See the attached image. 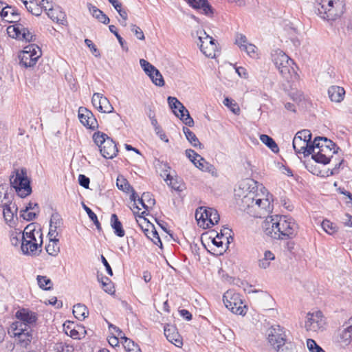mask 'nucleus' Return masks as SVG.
Returning <instances> with one entry per match:
<instances>
[{
	"label": "nucleus",
	"mask_w": 352,
	"mask_h": 352,
	"mask_svg": "<svg viewBox=\"0 0 352 352\" xmlns=\"http://www.w3.org/2000/svg\"><path fill=\"white\" fill-rule=\"evenodd\" d=\"M102 113H109L113 111V107L107 99V98L103 96L100 102V105L98 109Z\"/></svg>",
	"instance_id": "46"
},
{
	"label": "nucleus",
	"mask_w": 352,
	"mask_h": 352,
	"mask_svg": "<svg viewBox=\"0 0 352 352\" xmlns=\"http://www.w3.org/2000/svg\"><path fill=\"white\" fill-rule=\"evenodd\" d=\"M292 144L296 153H302L305 157L312 154L314 151V142L311 144H309L298 138H294Z\"/></svg>",
	"instance_id": "22"
},
{
	"label": "nucleus",
	"mask_w": 352,
	"mask_h": 352,
	"mask_svg": "<svg viewBox=\"0 0 352 352\" xmlns=\"http://www.w3.org/2000/svg\"><path fill=\"white\" fill-rule=\"evenodd\" d=\"M100 152L104 158L113 159L117 155L118 149L115 142L109 138L101 146Z\"/></svg>",
	"instance_id": "23"
},
{
	"label": "nucleus",
	"mask_w": 352,
	"mask_h": 352,
	"mask_svg": "<svg viewBox=\"0 0 352 352\" xmlns=\"http://www.w3.org/2000/svg\"><path fill=\"white\" fill-rule=\"evenodd\" d=\"M102 98H103V96L99 93H95L92 96L91 102L94 107H96L97 109H98L100 105Z\"/></svg>",
	"instance_id": "64"
},
{
	"label": "nucleus",
	"mask_w": 352,
	"mask_h": 352,
	"mask_svg": "<svg viewBox=\"0 0 352 352\" xmlns=\"http://www.w3.org/2000/svg\"><path fill=\"white\" fill-rule=\"evenodd\" d=\"M352 340V327H349L340 332L336 338V342L341 347H346Z\"/></svg>",
	"instance_id": "28"
},
{
	"label": "nucleus",
	"mask_w": 352,
	"mask_h": 352,
	"mask_svg": "<svg viewBox=\"0 0 352 352\" xmlns=\"http://www.w3.org/2000/svg\"><path fill=\"white\" fill-rule=\"evenodd\" d=\"M41 56V50L37 45H29L19 54V64L25 68L32 67L36 64Z\"/></svg>",
	"instance_id": "11"
},
{
	"label": "nucleus",
	"mask_w": 352,
	"mask_h": 352,
	"mask_svg": "<svg viewBox=\"0 0 352 352\" xmlns=\"http://www.w3.org/2000/svg\"><path fill=\"white\" fill-rule=\"evenodd\" d=\"M87 8L93 17L99 22L104 24H108L110 21L109 18L102 10L90 3H87Z\"/></svg>",
	"instance_id": "30"
},
{
	"label": "nucleus",
	"mask_w": 352,
	"mask_h": 352,
	"mask_svg": "<svg viewBox=\"0 0 352 352\" xmlns=\"http://www.w3.org/2000/svg\"><path fill=\"white\" fill-rule=\"evenodd\" d=\"M2 208L5 220L7 222L12 221L14 217L16 215L18 210V208L15 203L12 202L11 204H8L6 206L2 207Z\"/></svg>",
	"instance_id": "32"
},
{
	"label": "nucleus",
	"mask_w": 352,
	"mask_h": 352,
	"mask_svg": "<svg viewBox=\"0 0 352 352\" xmlns=\"http://www.w3.org/2000/svg\"><path fill=\"white\" fill-rule=\"evenodd\" d=\"M117 186L119 189L126 192H129L130 190H133V187L129 184L125 179H117Z\"/></svg>",
	"instance_id": "53"
},
{
	"label": "nucleus",
	"mask_w": 352,
	"mask_h": 352,
	"mask_svg": "<svg viewBox=\"0 0 352 352\" xmlns=\"http://www.w3.org/2000/svg\"><path fill=\"white\" fill-rule=\"evenodd\" d=\"M223 104L228 107L230 110L236 115H239L240 113V108L238 104L232 99L226 98L223 102Z\"/></svg>",
	"instance_id": "47"
},
{
	"label": "nucleus",
	"mask_w": 352,
	"mask_h": 352,
	"mask_svg": "<svg viewBox=\"0 0 352 352\" xmlns=\"http://www.w3.org/2000/svg\"><path fill=\"white\" fill-rule=\"evenodd\" d=\"M324 324L322 311H316L307 314L305 328L307 331H317L323 327Z\"/></svg>",
	"instance_id": "18"
},
{
	"label": "nucleus",
	"mask_w": 352,
	"mask_h": 352,
	"mask_svg": "<svg viewBox=\"0 0 352 352\" xmlns=\"http://www.w3.org/2000/svg\"><path fill=\"white\" fill-rule=\"evenodd\" d=\"M266 235L274 239L287 240L296 236L298 226L291 217L285 215L271 216L263 223Z\"/></svg>",
	"instance_id": "1"
},
{
	"label": "nucleus",
	"mask_w": 352,
	"mask_h": 352,
	"mask_svg": "<svg viewBox=\"0 0 352 352\" xmlns=\"http://www.w3.org/2000/svg\"><path fill=\"white\" fill-rule=\"evenodd\" d=\"M186 157L194 164V162H197V160H199V157L201 155H199V154H197L196 152H195V151L192 150V149H187L186 150Z\"/></svg>",
	"instance_id": "63"
},
{
	"label": "nucleus",
	"mask_w": 352,
	"mask_h": 352,
	"mask_svg": "<svg viewBox=\"0 0 352 352\" xmlns=\"http://www.w3.org/2000/svg\"><path fill=\"white\" fill-rule=\"evenodd\" d=\"M54 350L56 352H73L74 348L72 344L61 342L56 344Z\"/></svg>",
	"instance_id": "51"
},
{
	"label": "nucleus",
	"mask_w": 352,
	"mask_h": 352,
	"mask_svg": "<svg viewBox=\"0 0 352 352\" xmlns=\"http://www.w3.org/2000/svg\"><path fill=\"white\" fill-rule=\"evenodd\" d=\"M316 8L322 19L335 21L345 12L346 3L345 0H318Z\"/></svg>",
	"instance_id": "3"
},
{
	"label": "nucleus",
	"mask_w": 352,
	"mask_h": 352,
	"mask_svg": "<svg viewBox=\"0 0 352 352\" xmlns=\"http://www.w3.org/2000/svg\"><path fill=\"white\" fill-rule=\"evenodd\" d=\"M47 252L52 256H56L60 251L58 239L50 238L49 243L46 245Z\"/></svg>",
	"instance_id": "42"
},
{
	"label": "nucleus",
	"mask_w": 352,
	"mask_h": 352,
	"mask_svg": "<svg viewBox=\"0 0 352 352\" xmlns=\"http://www.w3.org/2000/svg\"><path fill=\"white\" fill-rule=\"evenodd\" d=\"M167 100L169 107L173 109L174 114L186 125L193 126L194 120L184 104L175 97L168 96Z\"/></svg>",
	"instance_id": "13"
},
{
	"label": "nucleus",
	"mask_w": 352,
	"mask_h": 352,
	"mask_svg": "<svg viewBox=\"0 0 352 352\" xmlns=\"http://www.w3.org/2000/svg\"><path fill=\"white\" fill-rule=\"evenodd\" d=\"M194 165L199 170L210 173L212 176H217V173L215 167L208 162L201 156L199 157L197 162H194Z\"/></svg>",
	"instance_id": "31"
},
{
	"label": "nucleus",
	"mask_w": 352,
	"mask_h": 352,
	"mask_svg": "<svg viewBox=\"0 0 352 352\" xmlns=\"http://www.w3.org/2000/svg\"><path fill=\"white\" fill-rule=\"evenodd\" d=\"M63 224V219L58 213H54L52 214L50 224V227L58 228L60 230Z\"/></svg>",
	"instance_id": "48"
},
{
	"label": "nucleus",
	"mask_w": 352,
	"mask_h": 352,
	"mask_svg": "<svg viewBox=\"0 0 352 352\" xmlns=\"http://www.w3.org/2000/svg\"><path fill=\"white\" fill-rule=\"evenodd\" d=\"M294 138H298L301 139V140L305 141V142H307L309 144L311 139V133L310 131L309 130H302L300 131H298L294 136Z\"/></svg>",
	"instance_id": "54"
},
{
	"label": "nucleus",
	"mask_w": 352,
	"mask_h": 352,
	"mask_svg": "<svg viewBox=\"0 0 352 352\" xmlns=\"http://www.w3.org/2000/svg\"><path fill=\"white\" fill-rule=\"evenodd\" d=\"M235 44L242 50L248 44L246 36L242 34H237L235 38Z\"/></svg>",
	"instance_id": "57"
},
{
	"label": "nucleus",
	"mask_w": 352,
	"mask_h": 352,
	"mask_svg": "<svg viewBox=\"0 0 352 352\" xmlns=\"http://www.w3.org/2000/svg\"><path fill=\"white\" fill-rule=\"evenodd\" d=\"M10 182L17 195L21 198L28 197L32 192L30 179L25 168L15 169L10 177Z\"/></svg>",
	"instance_id": "5"
},
{
	"label": "nucleus",
	"mask_w": 352,
	"mask_h": 352,
	"mask_svg": "<svg viewBox=\"0 0 352 352\" xmlns=\"http://www.w3.org/2000/svg\"><path fill=\"white\" fill-rule=\"evenodd\" d=\"M12 202V195L8 192L3 186H0V207L6 206Z\"/></svg>",
	"instance_id": "38"
},
{
	"label": "nucleus",
	"mask_w": 352,
	"mask_h": 352,
	"mask_svg": "<svg viewBox=\"0 0 352 352\" xmlns=\"http://www.w3.org/2000/svg\"><path fill=\"white\" fill-rule=\"evenodd\" d=\"M109 31L116 36V37L117 38L119 43L120 44L121 47H122V49L126 50L127 51L128 48L125 47L124 41L123 40L122 36L118 34L117 28L113 25H110L109 26Z\"/></svg>",
	"instance_id": "59"
},
{
	"label": "nucleus",
	"mask_w": 352,
	"mask_h": 352,
	"mask_svg": "<svg viewBox=\"0 0 352 352\" xmlns=\"http://www.w3.org/2000/svg\"><path fill=\"white\" fill-rule=\"evenodd\" d=\"M223 230H221V236H219V234H217V236L212 239V243L217 246V248H222L223 247V241H221V237L224 236L225 234H228V232H231V230L228 228H224L223 232Z\"/></svg>",
	"instance_id": "60"
},
{
	"label": "nucleus",
	"mask_w": 352,
	"mask_h": 352,
	"mask_svg": "<svg viewBox=\"0 0 352 352\" xmlns=\"http://www.w3.org/2000/svg\"><path fill=\"white\" fill-rule=\"evenodd\" d=\"M38 212H39L30 211V210H26L25 212H23V209H21L20 211V216L23 219H25L28 221H30L34 220L36 218V217Z\"/></svg>",
	"instance_id": "55"
},
{
	"label": "nucleus",
	"mask_w": 352,
	"mask_h": 352,
	"mask_svg": "<svg viewBox=\"0 0 352 352\" xmlns=\"http://www.w3.org/2000/svg\"><path fill=\"white\" fill-rule=\"evenodd\" d=\"M73 314L76 318L79 320H83L88 317L89 311L85 305L78 303L73 307Z\"/></svg>",
	"instance_id": "34"
},
{
	"label": "nucleus",
	"mask_w": 352,
	"mask_h": 352,
	"mask_svg": "<svg viewBox=\"0 0 352 352\" xmlns=\"http://www.w3.org/2000/svg\"><path fill=\"white\" fill-rule=\"evenodd\" d=\"M2 14L1 19L8 23H13L20 21L19 13L15 7L5 6L1 8Z\"/></svg>",
	"instance_id": "24"
},
{
	"label": "nucleus",
	"mask_w": 352,
	"mask_h": 352,
	"mask_svg": "<svg viewBox=\"0 0 352 352\" xmlns=\"http://www.w3.org/2000/svg\"><path fill=\"white\" fill-rule=\"evenodd\" d=\"M74 324H69L67 326L64 324V330L65 333L73 339H80V335L78 329L73 328Z\"/></svg>",
	"instance_id": "50"
},
{
	"label": "nucleus",
	"mask_w": 352,
	"mask_h": 352,
	"mask_svg": "<svg viewBox=\"0 0 352 352\" xmlns=\"http://www.w3.org/2000/svg\"><path fill=\"white\" fill-rule=\"evenodd\" d=\"M196 35L199 40L197 45H199L201 52L208 58H214L217 51L215 40L207 34L204 30H197Z\"/></svg>",
	"instance_id": "10"
},
{
	"label": "nucleus",
	"mask_w": 352,
	"mask_h": 352,
	"mask_svg": "<svg viewBox=\"0 0 352 352\" xmlns=\"http://www.w3.org/2000/svg\"><path fill=\"white\" fill-rule=\"evenodd\" d=\"M272 60L280 74L286 80H289L293 76L296 75L293 60L282 50H277L274 51L272 54Z\"/></svg>",
	"instance_id": "6"
},
{
	"label": "nucleus",
	"mask_w": 352,
	"mask_h": 352,
	"mask_svg": "<svg viewBox=\"0 0 352 352\" xmlns=\"http://www.w3.org/2000/svg\"><path fill=\"white\" fill-rule=\"evenodd\" d=\"M111 226L114 230V233L119 237H122L125 234V232L122 228V223L119 221L118 216L113 214L111 216Z\"/></svg>",
	"instance_id": "35"
},
{
	"label": "nucleus",
	"mask_w": 352,
	"mask_h": 352,
	"mask_svg": "<svg viewBox=\"0 0 352 352\" xmlns=\"http://www.w3.org/2000/svg\"><path fill=\"white\" fill-rule=\"evenodd\" d=\"M192 8L199 10L201 14L208 17H212L214 14V9L208 0H185Z\"/></svg>",
	"instance_id": "20"
},
{
	"label": "nucleus",
	"mask_w": 352,
	"mask_h": 352,
	"mask_svg": "<svg viewBox=\"0 0 352 352\" xmlns=\"http://www.w3.org/2000/svg\"><path fill=\"white\" fill-rule=\"evenodd\" d=\"M83 208L88 214L89 218L93 221L98 230H101V225L98 219L97 215L85 204H83Z\"/></svg>",
	"instance_id": "52"
},
{
	"label": "nucleus",
	"mask_w": 352,
	"mask_h": 352,
	"mask_svg": "<svg viewBox=\"0 0 352 352\" xmlns=\"http://www.w3.org/2000/svg\"><path fill=\"white\" fill-rule=\"evenodd\" d=\"M15 316L18 320L13 322L11 326L16 327V328L32 329V327L35 326L38 320L36 313L25 308L19 309L16 312Z\"/></svg>",
	"instance_id": "12"
},
{
	"label": "nucleus",
	"mask_w": 352,
	"mask_h": 352,
	"mask_svg": "<svg viewBox=\"0 0 352 352\" xmlns=\"http://www.w3.org/2000/svg\"><path fill=\"white\" fill-rule=\"evenodd\" d=\"M47 14L50 19L58 24L63 25L66 22V15L58 6L50 7Z\"/></svg>",
	"instance_id": "26"
},
{
	"label": "nucleus",
	"mask_w": 352,
	"mask_h": 352,
	"mask_svg": "<svg viewBox=\"0 0 352 352\" xmlns=\"http://www.w3.org/2000/svg\"><path fill=\"white\" fill-rule=\"evenodd\" d=\"M11 336L17 339L18 343L22 347H27L32 340V329L16 328V327L11 326L10 331Z\"/></svg>",
	"instance_id": "17"
},
{
	"label": "nucleus",
	"mask_w": 352,
	"mask_h": 352,
	"mask_svg": "<svg viewBox=\"0 0 352 352\" xmlns=\"http://www.w3.org/2000/svg\"><path fill=\"white\" fill-rule=\"evenodd\" d=\"M78 118L80 122L87 128L95 130L98 127V123L94 113L85 107L78 109Z\"/></svg>",
	"instance_id": "19"
},
{
	"label": "nucleus",
	"mask_w": 352,
	"mask_h": 352,
	"mask_svg": "<svg viewBox=\"0 0 352 352\" xmlns=\"http://www.w3.org/2000/svg\"><path fill=\"white\" fill-rule=\"evenodd\" d=\"M208 222L206 223V228H210L217 223L220 219L219 214L217 210L212 208L210 210Z\"/></svg>",
	"instance_id": "49"
},
{
	"label": "nucleus",
	"mask_w": 352,
	"mask_h": 352,
	"mask_svg": "<svg viewBox=\"0 0 352 352\" xmlns=\"http://www.w3.org/2000/svg\"><path fill=\"white\" fill-rule=\"evenodd\" d=\"M110 138L108 135L102 132L98 131L95 132L93 135V140L95 144L99 147L100 149L101 146H102L107 139Z\"/></svg>",
	"instance_id": "44"
},
{
	"label": "nucleus",
	"mask_w": 352,
	"mask_h": 352,
	"mask_svg": "<svg viewBox=\"0 0 352 352\" xmlns=\"http://www.w3.org/2000/svg\"><path fill=\"white\" fill-rule=\"evenodd\" d=\"M266 337L268 344L277 352L280 351L287 342L285 329L279 324L271 326L266 331Z\"/></svg>",
	"instance_id": "9"
},
{
	"label": "nucleus",
	"mask_w": 352,
	"mask_h": 352,
	"mask_svg": "<svg viewBox=\"0 0 352 352\" xmlns=\"http://www.w3.org/2000/svg\"><path fill=\"white\" fill-rule=\"evenodd\" d=\"M131 30L134 33L136 37L140 40H144V34L142 29L136 25L132 24L131 25Z\"/></svg>",
	"instance_id": "61"
},
{
	"label": "nucleus",
	"mask_w": 352,
	"mask_h": 352,
	"mask_svg": "<svg viewBox=\"0 0 352 352\" xmlns=\"http://www.w3.org/2000/svg\"><path fill=\"white\" fill-rule=\"evenodd\" d=\"M97 278L98 280L101 283L102 287L105 292L109 294H113L115 292L113 283L108 277L104 276L102 275L100 276V275L98 274Z\"/></svg>",
	"instance_id": "36"
},
{
	"label": "nucleus",
	"mask_w": 352,
	"mask_h": 352,
	"mask_svg": "<svg viewBox=\"0 0 352 352\" xmlns=\"http://www.w3.org/2000/svg\"><path fill=\"white\" fill-rule=\"evenodd\" d=\"M21 241L23 253L27 255H36L38 250L41 248L42 234L40 231L32 229V226H28L22 233Z\"/></svg>",
	"instance_id": "4"
},
{
	"label": "nucleus",
	"mask_w": 352,
	"mask_h": 352,
	"mask_svg": "<svg viewBox=\"0 0 352 352\" xmlns=\"http://www.w3.org/2000/svg\"><path fill=\"white\" fill-rule=\"evenodd\" d=\"M183 132L185 134L186 139L189 141V142L192 144V146H199V148H201V142L199 141L196 135L192 131H190L188 127L184 126Z\"/></svg>",
	"instance_id": "40"
},
{
	"label": "nucleus",
	"mask_w": 352,
	"mask_h": 352,
	"mask_svg": "<svg viewBox=\"0 0 352 352\" xmlns=\"http://www.w3.org/2000/svg\"><path fill=\"white\" fill-rule=\"evenodd\" d=\"M260 140L268 146L272 152L277 153L279 151V148L272 138L267 135L262 134L260 135Z\"/></svg>",
	"instance_id": "39"
},
{
	"label": "nucleus",
	"mask_w": 352,
	"mask_h": 352,
	"mask_svg": "<svg viewBox=\"0 0 352 352\" xmlns=\"http://www.w3.org/2000/svg\"><path fill=\"white\" fill-rule=\"evenodd\" d=\"M252 200V209L254 211V216L258 218H263L272 212L273 206L268 198H259L250 192L243 198V203H248Z\"/></svg>",
	"instance_id": "7"
},
{
	"label": "nucleus",
	"mask_w": 352,
	"mask_h": 352,
	"mask_svg": "<svg viewBox=\"0 0 352 352\" xmlns=\"http://www.w3.org/2000/svg\"><path fill=\"white\" fill-rule=\"evenodd\" d=\"M25 8L28 12L36 16H40L42 13V8L40 6V3H37L34 1L29 2Z\"/></svg>",
	"instance_id": "45"
},
{
	"label": "nucleus",
	"mask_w": 352,
	"mask_h": 352,
	"mask_svg": "<svg viewBox=\"0 0 352 352\" xmlns=\"http://www.w3.org/2000/svg\"><path fill=\"white\" fill-rule=\"evenodd\" d=\"M165 181L171 188L176 191L182 192L184 188V184L182 180L177 177H174L170 174H167Z\"/></svg>",
	"instance_id": "33"
},
{
	"label": "nucleus",
	"mask_w": 352,
	"mask_h": 352,
	"mask_svg": "<svg viewBox=\"0 0 352 352\" xmlns=\"http://www.w3.org/2000/svg\"><path fill=\"white\" fill-rule=\"evenodd\" d=\"M275 259V255L273 252L270 250H266L264 252L263 257L258 259V266L262 269H267L272 261Z\"/></svg>",
	"instance_id": "37"
},
{
	"label": "nucleus",
	"mask_w": 352,
	"mask_h": 352,
	"mask_svg": "<svg viewBox=\"0 0 352 352\" xmlns=\"http://www.w3.org/2000/svg\"><path fill=\"white\" fill-rule=\"evenodd\" d=\"M140 64L144 72L148 75L152 82L156 86L164 85V80L160 71L148 61L144 59L140 60Z\"/></svg>",
	"instance_id": "16"
},
{
	"label": "nucleus",
	"mask_w": 352,
	"mask_h": 352,
	"mask_svg": "<svg viewBox=\"0 0 352 352\" xmlns=\"http://www.w3.org/2000/svg\"><path fill=\"white\" fill-rule=\"evenodd\" d=\"M328 96L332 102L339 103L344 98L345 90L342 87L332 85L328 89Z\"/></svg>",
	"instance_id": "27"
},
{
	"label": "nucleus",
	"mask_w": 352,
	"mask_h": 352,
	"mask_svg": "<svg viewBox=\"0 0 352 352\" xmlns=\"http://www.w3.org/2000/svg\"><path fill=\"white\" fill-rule=\"evenodd\" d=\"M307 346L311 352H325L317 343L312 339L307 340Z\"/></svg>",
	"instance_id": "58"
},
{
	"label": "nucleus",
	"mask_w": 352,
	"mask_h": 352,
	"mask_svg": "<svg viewBox=\"0 0 352 352\" xmlns=\"http://www.w3.org/2000/svg\"><path fill=\"white\" fill-rule=\"evenodd\" d=\"M36 280L39 287L43 290H50L53 287L52 281L46 276L38 275Z\"/></svg>",
	"instance_id": "41"
},
{
	"label": "nucleus",
	"mask_w": 352,
	"mask_h": 352,
	"mask_svg": "<svg viewBox=\"0 0 352 352\" xmlns=\"http://www.w3.org/2000/svg\"><path fill=\"white\" fill-rule=\"evenodd\" d=\"M223 301L225 306L233 314L244 316L247 312V307L244 305L239 294L229 289L224 293Z\"/></svg>",
	"instance_id": "8"
},
{
	"label": "nucleus",
	"mask_w": 352,
	"mask_h": 352,
	"mask_svg": "<svg viewBox=\"0 0 352 352\" xmlns=\"http://www.w3.org/2000/svg\"><path fill=\"white\" fill-rule=\"evenodd\" d=\"M212 208H205L204 206L199 207L195 211V219L198 222V224L200 226L204 227L206 226V223L208 222L209 219V213H210V210Z\"/></svg>",
	"instance_id": "29"
},
{
	"label": "nucleus",
	"mask_w": 352,
	"mask_h": 352,
	"mask_svg": "<svg viewBox=\"0 0 352 352\" xmlns=\"http://www.w3.org/2000/svg\"><path fill=\"white\" fill-rule=\"evenodd\" d=\"M164 335L167 340L175 346L182 347L183 345L182 338L174 326L167 325L164 327Z\"/></svg>",
	"instance_id": "25"
},
{
	"label": "nucleus",
	"mask_w": 352,
	"mask_h": 352,
	"mask_svg": "<svg viewBox=\"0 0 352 352\" xmlns=\"http://www.w3.org/2000/svg\"><path fill=\"white\" fill-rule=\"evenodd\" d=\"M109 328L115 331L117 333V336L124 340L123 346L127 352H141L139 346L131 339L125 337L123 332L118 327L109 324Z\"/></svg>",
	"instance_id": "21"
},
{
	"label": "nucleus",
	"mask_w": 352,
	"mask_h": 352,
	"mask_svg": "<svg viewBox=\"0 0 352 352\" xmlns=\"http://www.w3.org/2000/svg\"><path fill=\"white\" fill-rule=\"evenodd\" d=\"M14 23V25L7 28V33L9 36L28 42L35 41V35L30 32L19 21Z\"/></svg>",
	"instance_id": "14"
},
{
	"label": "nucleus",
	"mask_w": 352,
	"mask_h": 352,
	"mask_svg": "<svg viewBox=\"0 0 352 352\" xmlns=\"http://www.w3.org/2000/svg\"><path fill=\"white\" fill-rule=\"evenodd\" d=\"M314 146V151L311 154L312 159L322 164H329L333 155L337 153L336 148L339 149L333 141L324 137L315 138Z\"/></svg>",
	"instance_id": "2"
},
{
	"label": "nucleus",
	"mask_w": 352,
	"mask_h": 352,
	"mask_svg": "<svg viewBox=\"0 0 352 352\" xmlns=\"http://www.w3.org/2000/svg\"><path fill=\"white\" fill-rule=\"evenodd\" d=\"M136 221L147 238L151 239L154 244L159 246L162 249V242L154 225L147 221L146 218L140 215L138 217V219H137Z\"/></svg>",
	"instance_id": "15"
},
{
	"label": "nucleus",
	"mask_w": 352,
	"mask_h": 352,
	"mask_svg": "<svg viewBox=\"0 0 352 352\" xmlns=\"http://www.w3.org/2000/svg\"><path fill=\"white\" fill-rule=\"evenodd\" d=\"M323 230L327 234L332 235L338 231L336 225L328 219H324L321 223Z\"/></svg>",
	"instance_id": "43"
},
{
	"label": "nucleus",
	"mask_w": 352,
	"mask_h": 352,
	"mask_svg": "<svg viewBox=\"0 0 352 352\" xmlns=\"http://www.w3.org/2000/svg\"><path fill=\"white\" fill-rule=\"evenodd\" d=\"M242 51H245L250 57H258L257 47L252 43H248L245 45V47L242 49Z\"/></svg>",
	"instance_id": "56"
},
{
	"label": "nucleus",
	"mask_w": 352,
	"mask_h": 352,
	"mask_svg": "<svg viewBox=\"0 0 352 352\" xmlns=\"http://www.w3.org/2000/svg\"><path fill=\"white\" fill-rule=\"evenodd\" d=\"M142 198L145 202L146 201V205L148 206V208L154 206L155 204V200L153 198L152 194L148 192H144L142 195Z\"/></svg>",
	"instance_id": "62"
}]
</instances>
